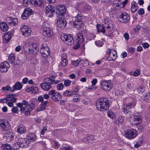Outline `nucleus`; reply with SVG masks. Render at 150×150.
Wrapping results in <instances>:
<instances>
[{
    "mask_svg": "<svg viewBox=\"0 0 150 150\" xmlns=\"http://www.w3.org/2000/svg\"><path fill=\"white\" fill-rule=\"evenodd\" d=\"M57 88L58 90H62L64 87V85L63 83H60L58 84L57 86Z\"/></svg>",
    "mask_w": 150,
    "mask_h": 150,
    "instance_id": "nucleus-57",
    "label": "nucleus"
},
{
    "mask_svg": "<svg viewBox=\"0 0 150 150\" xmlns=\"http://www.w3.org/2000/svg\"><path fill=\"white\" fill-rule=\"evenodd\" d=\"M119 18L120 19V21L122 23H127L130 19L129 15L126 12L122 13L119 16Z\"/></svg>",
    "mask_w": 150,
    "mask_h": 150,
    "instance_id": "nucleus-16",
    "label": "nucleus"
},
{
    "mask_svg": "<svg viewBox=\"0 0 150 150\" xmlns=\"http://www.w3.org/2000/svg\"><path fill=\"white\" fill-rule=\"evenodd\" d=\"M91 9V7L90 6L86 5L83 7V11L84 12L89 11Z\"/></svg>",
    "mask_w": 150,
    "mask_h": 150,
    "instance_id": "nucleus-50",
    "label": "nucleus"
},
{
    "mask_svg": "<svg viewBox=\"0 0 150 150\" xmlns=\"http://www.w3.org/2000/svg\"><path fill=\"white\" fill-rule=\"evenodd\" d=\"M0 126L6 130L10 128L8 121L5 120L0 119Z\"/></svg>",
    "mask_w": 150,
    "mask_h": 150,
    "instance_id": "nucleus-22",
    "label": "nucleus"
},
{
    "mask_svg": "<svg viewBox=\"0 0 150 150\" xmlns=\"http://www.w3.org/2000/svg\"><path fill=\"white\" fill-rule=\"evenodd\" d=\"M54 13V8L51 5H48L45 7L46 15L50 17H52Z\"/></svg>",
    "mask_w": 150,
    "mask_h": 150,
    "instance_id": "nucleus-13",
    "label": "nucleus"
},
{
    "mask_svg": "<svg viewBox=\"0 0 150 150\" xmlns=\"http://www.w3.org/2000/svg\"><path fill=\"white\" fill-rule=\"evenodd\" d=\"M11 111L13 113L15 114L18 113L19 110L17 107H14L12 108Z\"/></svg>",
    "mask_w": 150,
    "mask_h": 150,
    "instance_id": "nucleus-55",
    "label": "nucleus"
},
{
    "mask_svg": "<svg viewBox=\"0 0 150 150\" xmlns=\"http://www.w3.org/2000/svg\"><path fill=\"white\" fill-rule=\"evenodd\" d=\"M41 48L40 52L42 56L44 57H47L50 55L49 48L46 44H42L41 45Z\"/></svg>",
    "mask_w": 150,
    "mask_h": 150,
    "instance_id": "nucleus-10",
    "label": "nucleus"
},
{
    "mask_svg": "<svg viewBox=\"0 0 150 150\" xmlns=\"http://www.w3.org/2000/svg\"><path fill=\"white\" fill-rule=\"evenodd\" d=\"M39 91V90L37 87H32V92L33 93H37Z\"/></svg>",
    "mask_w": 150,
    "mask_h": 150,
    "instance_id": "nucleus-59",
    "label": "nucleus"
},
{
    "mask_svg": "<svg viewBox=\"0 0 150 150\" xmlns=\"http://www.w3.org/2000/svg\"><path fill=\"white\" fill-rule=\"evenodd\" d=\"M42 29L43 35L45 37H49L53 35L52 30H51L50 25L47 23H43Z\"/></svg>",
    "mask_w": 150,
    "mask_h": 150,
    "instance_id": "nucleus-5",
    "label": "nucleus"
},
{
    "mask_svg": "<svg viewBox=\"0 0 150 150\" xmlns=\"http://www.w3.org/2000/svg\"><path fill=\"white\" fill-rule=\"evenodd\" d=\"M17 131L20 134H23L26 131V128L24 125H21L17 128Z\"/></svg>",
    "mask_w": 150,
    "mask_h": 150,
    "instance_id": "nucleus-36",
    "label": "nucleus"
},
{
    "mask_svg": "<svg viewBox=\"0 0 150 150\" xmlns=\"http://www.w3.org/2000/svg\"><path fill=\"white\" fill-rule=\"evenodd\" d=\"M138 8L137 6V4L134 1H132L131 3V10L132 11L134 12H135Z\"/></svg>",
    "mask_w": 150,
    "mask_h": 150,
    "instance_id": "nucleus-38",
    "label": "nucleus"
},
{
    "mask_svg": "<svg viewBox=\"0 0 150 150\" xmlns=\"http://www.w3.org/2000/svg\"><path fill=\"white\" fill-rule=\"evenodd\" d=\"M79 91V89L78 88H74L72 91H71V93L72 94V96L73 95H75L76 96H78L79 94H77V93Z\"/></svg>",
    "mask_w": 150,
    "mask_h": 150,
    "instance_id": "nucleus-48",
    "label": "nucleus"
},
{
    "mask_svg": "<svg viewBox=\"0 0 150 150\" xmlns=\"http://www.w3.org/2000/svg\"><path fill=\"white\" fill-rule=\"evenodd\" d=\"M95 139V138L92 135H90L82 139L81 140V141L84 142H91V140L94 141Z\"/></svg>",
    "mask_w": 150,
    "mask_h": 150,
    "instance_id": "nucleus-34",
    "label": "nucleus"
},
{
    "mask_svg": "<svg viewBox=\"0 0 150 150\" xmlns=\"http://www.w3.org/2000/svg\"><path fill=\"white\" fill-rule=\"evenodd\" d=\"M63 94L64 96L67 97H70L73 96L71 91L68 90L64 91Z\"/></svg>",
    "mask_w": 150,
    "mask_h": 150,
    "instance_id": "nucleus-46",
    "label": "nucleus"
},
{
    "mask_svg": "<svg viewBox=\"0 0 150 150\" xmlns=\"http://www.w3.org/2000/svg\"><path fill=\"white\" fill-rule=\"evenodd\" d=\"M140 74V71L138 70H136L133 73V75L135 76H138Z\"/></svg>",
    "mask_w": 150,
    "mask_h": 150,
    "instance_id": "nucleus-63",
    "label": "nucleus"
},
{
    "mask_svg": "<svg viewBox=\"0 0 150 150\" xmlns=\"http://www.w3.org/2000/svg\"><path fill=\"white\" fill-rule=\"evenodd\" d=\"M142 122V117L139 115L134 116L133 123L135 125H139Z\"/></svg>",
    "mask_w": 150,
    "mask_h": 150,
    "instance_id": "nucleus-26",
    "label": "nucleus"
},
{
    "mask_svg": "<svg viewBox=\"0 0 150 150\" xmlns=\"http://www.w3.org/2000/svg\"><path fill=\"white\" fill-rule=\"evenodd\" d=\"M143 96L142 99L145 101L149 102H150V93H147Z\"/></svg>",
    "mask_w": 150,
    "mask_h": 150,
    "instance_id": "nucleus-40",
    "label": "nucleus"
},
{
    "mask_svg": "<svg viewBox=\"0 0 150 150\" xmlns=\"http://www.w3.org/2000/svg\"><path fill=\"white\" fill-rule=\"evenodd\" d=\"M138 13L139 15H143L144 14V11L142 8H140L138 11Z\"/></svg>",
    "mask_w": 150,
    "mask_h": 150,
    "instance_id": "nucleus-62",
    "label": "nucleus"
},
{
    "mask_svg": "<svg viewBox=\"0 0 150 150\" xmlns=\"http://www.w3.org/2000/svg\"><path fill=\"white\" fill-rule=\"evenodd\" d=\"M75 37L77 42L79 43H81L84 40L83 36L81 33H78L76 34Z\"/></svg>",
    "mask_w": 150,
    "mask_h": 150,
    "instance_id": "nucleus-33",
    "label": "nucleus"
},
{
    "mask_svg": "<svg viewBox=\"0 0 150 150\" xmlns=\"http://www.w3.org/2000/svg\"><path fill=\"white\" fill-rule=\"evenodd\" d=\"M43 3V0H34V3L36 6H41Z\"/></svg>",
    "mask_w": 150,
    "mask_h": 150,
    "instance_id": "nucleus-45",
    "label": "nucleus"
},
{
    "mask_svg": "<svg viewBox=\"0 0 150 150\" xmlns=\"http://www.w3.org/2000/svg\"><path fill=\"white\" fill-rule=\"evenodd\" d=\"M41 88L45 91H48L52 88V86L45 82L42 83L40 84Z\"/></svg>",
    "mask_w": 150,
    "mask_h": 150,
    "instance_id": "nucleus-28",
    "label": "nucleus"
},
{
    "mask_svg": "<svg viewBox=\"0 0 150 150\" xmlns=\"http://www.w3.org/2000/svg\"><path fill=\"white\" fill-rule=\"evenodd\" d=\"M113 7L116 10H119L122 7V4L118 2H114L113 5Z\"/></svg>",
    "mask_w": 150,
    "mask_h": 150,
    "instance_id": "nucleus-41",
    "label": "nucleus"
},
{
    "mask_svg": "<svg viewBox=\"0 0 150 150\" xmlns=\"http://www.w3.org/2000/svg\"><path fill=\"white\" fill-rule=\"evenodd\" d=\"M100 84L101 88L104 91H109L112 88V83L110 80L101 81Z\"/></svg>",
    "mask_w": 150,
    "mask_h": 150,
    "instance_id": "nucleus-3",
    "label": "nucleus"
},
{
    "mask_svg": "<svg viewBox=\"0 0 150 150\" xmlns=\"http://www.w3.org/2000/svg\"><path fill=\"white\" fill-rule=\"evenodd\" d=\"M60 150H73V149L71 147L69 146L61 148Z\"/></svg>",
    "mask_w": 150,
    "mask_h": 150,
    "instance_id": "nucleus-64",
    "label": "nucleus"
},
{
    "mask_svg": "<svg viewBox=\"0 0 150 150\" xmlns=\"http://www.w3.org/2000/svg\"><path fill=\"white\" fill-rule=\"evenodd\" d=\"M0 28L1 31L5 32L8 29V26L7 24L4 22L0 23Z\"/></svg>",
    "mask_w": 150,
    "mask_h": 150,
    "instance_id": "nucleus-37",
    "label": "nucleus"
},
{
    "mask_svg": "<svg viewBox=\"0 0 150 150\" xmlns=\"http://www.w3.org/2000/svg\"><path fill=\"white\" fill-rule=\"evenodd\" d=\"M95 43L96 45L98 47H101L103 44V42L102 41L100 40L95 42Z\"/></svg>",
    "mask_w": 150,
    "mask_h": 150,
    "instance_id": "nucleus-60",
    "label": "nucleus"
},
{
    "mask_svg": "<svg viewBox=\"0 0 150 150\" xmlns=\"http://www.w3.org/2000/svg\"><path fill=\"white\" fill-rule=\"evenodd\" d=\"M19 143H18V142L17 143H14L13 144V148L14 150H16L19 148L21 147Z\"/></svg>",
    "mask_w": 150,
    "mask_h": 150,
    "instance_id": "nucleus-53",
    "label": "nucleus"
},
{
    "mask_svg": "<svg viewBox=\"0 0 150 150\" xmlns=\"http://www.w3.org/2000/svg\"><path fill=\"white\" fill-rule=\"evenodd\" d=\"M56 14L57 17L63 16L66 13V8L63 5H60L57 6L56 7Z\"/></svg>",
    "mask_w": 150,
    "mask_h": 150,
    "instance_id": "nucleus-6",
    "label": "nucleus"
},
{
    "mask_svg": "<svg viewBox=\"0 0 150 150\" xmlns=\"http://www.w3.org/2000/svg\"><path fill=\"white\" fill-rule=\"evenodd\" d=\"M57 24L59 27L64 28L66 26L67 22L65 18L62 17H59L57 19Z\"/></svg>",
    "mask_w": 150,
    "mask_h": 150,
    "instance_id": "nucleus-15",
    "label": "nucleus"
},
{
    "mask_svg": "<svg viewBox=\"0 0 150 150\" xmlns=\"http://www.w3.org/2000/svg\"><path fill=\"white\" fill-rule=\"evenodd\" d=\"M54 144H53L54 147L56 149H58L60 146V145L58 144V142L54 140L53 141Z\"/></svg>",
    "mask_w": 150,
    "mask_h": 150,
    "instance_id": "nucleus-56",
    "label": "nucleus"
},
{
    "mask_svg": "<svg viewBox=\"0 0 150 150\" xmlns=\"http://www.w3.org/2000/svg\"><path fill=\"white\" fill-rule=\"evenodd\" d=\"M105 27L103 25H97L96 27L97 29L99 32H100L103 33H105Z\"/></svg>",
    "mask_w": 150,
    "mask_h": 150,
    "instance_id": "nucleus-42",
    "label": "nucleus"
},
{
    "mask_svg": "<svg viewBox=\"0 0 150 150\" xmlns=\"http://www.w3.org/2000/svg\"><path fill=\"white\" fill-rule=\"evenodd\" d=\"M18 142L21 147H23L27 146L29 143V141L26 138H20Z\"/></svg>",
    "mask_w": 150,
    "mask_h": 150,
    "instance_id": "nucleus-21",
    "label": "nucleus"
},
{
    "mask_svg": "<svg viewBox=\"0 0 150 150\" xmlns=\"http://www.w3.org/2000/svg\"><path fill=\"white\" fill-rule=\"evenodd\" d=\"M76 20L74 22V25L75 28L79 29L83 26V24L81 20V16L79 14L76 17Z\"/></svg>",
    "mask_w": 150,
    "mask_h": 150,
    "instance_id": "nucleus-11",
    "label": "nucleus"
},
{
    "mask_svg": "<svg viewBox=\"0 0 150 150\" xmlns=\"http://www.w3.org/2000/svg\"><path fill=\"white\" fill-rule=\"evenodd\" d=\"M96 107L98 110L102 111L107 110L109 108L108 100L106 98L98 99L96 101Z\"/></svg>",
    "mask_w": 150,
    "mask_h": 150,
    "instance_id": "nucleus-1",
    "label": "nucleus"
},
{
    "mask_svg": "<svg viewBox=\"0 0 150 150\" xmlns=\"http://www.w3.org/2000/svg\"><path fill=\"white\" fill-rule=\"evenodd\" d=\"M84 59L82 60L81 58H79L76 61H73L72 62V63L75 66H78L79 63L81 61H84Z\"/></svg>",
    "mask_w": 150,
    "mask_h": 150,
    "instance_id": "nucleus-44",
    "label": "nucleus"
},
{
    "mask_svg": "<svg viewBox=\"0 0 150 150\" xmlns=\"http://www.w3.org/2000/svg\"><path fill=\"white\" fill-rule=\"evenodd\" d=\"M26 138L28 141L29 140L31 142H33L36 139V136L34 133H30L28 134Z\"/></svg>",
    "mask_w": 150,
    "mask_h": 150,
    "instance_id": "nucleus-31",
    "label": "nucleus"
},
{
    "mask_svg": "<svg viewBox=\"0 0 150 150\" xmlns=\"http://www.w3.org/2000/svg\"><path fill=\"white\" fill-rule=\"evenodd\" d=\"M61 38L64 42L69 45H72L74 43V40L71 35H67L63 34L61 36Z\"/></svg>",
    "mask_w": 150,
    "mask_h": 150,
    "instance_id": "nucleus-7",
    "label": "nucleus"
},
{
    "mask_svg": "<svg viewBox=\"0 0 150 150\" xmlns=\"http://www.w3.org/2000/svg\"><path fill=\"white\" fill-rule=\"evenodd\" d=\"M33 11L29 8H25L23 13L22 14L21 17L23 19L25 20L28 18L29 16L33 14Z\"/></svg>",
    "mask_w": 150,
    "mask_h": 150,
    "instance_id": "nucleus-17",
    "label": "nucleus"
},
{
    "mask_svg": "<svg viewBox=\"0 0 150 150\" xmlns=\"http://www.w3.org/2000/svg\"><path fill=\"white\" fill-rule=\"evenodd\" d=\"M11 101L14 102H15L16 101V99L13 97V94H10L7 96L6 98L3 99H0V102L2 103H6L8 101Z\"/></svg>",
    "mask_w": 150,
    "mask_h": 150,
    "instance_id": "nucleus-19",
    "label": "nucleus"
},
{
    "mask_svg": "<svg viewBox=\"0 0 150 150\" xmlns=\"http://www.w3.org/2000/svg\"><path fill=\"white\" fill-rule=\"evenodd\" d=\"M22 35L27 37L30 35L31 30L30 27L24 24H22L20 28Z\"/></svg>",
    "mask_w": 150,
    "mask_h": 150,
    "instance_id": "nucleus-9",
    "label": "nucleus"
},
{
    "mask_svg": "<svg viewBox=\"0 0 150 150\" xmlns=\"http://www.w3.org/2000/svg\"><path fill=\"white\" fill-rule=\"evenodd\" d=\"M62 61L61 62V65L62 67H65L68 64V62L67 60H61Z\"/></svg>",
    "mask_w": 150,
    "mask_h": 150,
    "instance_id": "nucleus-54",
    "label": "nucleus"
},
{
    "mask_svg": "<svg viewBox=\"0 0 150 150\" xmlns=\"http://www.w3.org/2000/svg\"><path fill=\"white\" fill-rule=\"evenodd\" d=\"M9 64L7 62L1 63L0 65V71L1 72H6L9 68Z\"/></svg>",
    "mask_w": 150,
    "mask_h": 150,
    "instance_id": "nucleus-20",
    "label": "nucleus"
},
{
    "mask_svg": "<svg viewBox=\"0 0 150 150\" xmlns=\"http://www.w3.org/2000/svg\"><path fill=\"white\" fill-rule=\"evenodd\" d=\"M23 49L28 54H35L38 51L39 48L35 44H30L26 43L23 46Z\"/></svg>",
    "mask_w": 150,
    "mask_h": 150,
    "instance_id": "nucleus-2",
    "label": "nucleus"
},
{
    "mask_svg": "<svg viewBox=\"0 0 150 150\" xmlns=\"http://www.w3.org/2000/svg\"><path fill=\"white\" fill-rule=\"evenodd\" d=\"M14 136V134L10 132H8L6 134V138L8 141H10L12 140Z\"/></svg>",
    "mask_w": 150,
    "mask_h": 150,
    "instance_id": "nucleus-35",
    "label": "nucleus"
},
{
    "mask_svg": "<svg viewBox=\"0 0 150 150\" xmlns=\"http://www.w3.org/2000/svg\"><path fill=\"white\" fill-rule=\"evenodd\" d=\"M6 21L7 23L12 25H15L18 23V20L16 18L11 17H7Z\"/></svg>",
    "mask_w": 150,
    "mask_h": 150,
    "instance_id": "nucleus-25",
    "label": "nucleus"
},
{
    "mask_svg": "<svg viewBox=\"0 0 150 150\" xmlns=\"http://www.w3.org/2000/svg\"><path fill=\"white\" fill-rule=\"evenodd\" d=\"M8 59L9 62L14 65H19L21 63V61L18 58H16L13 54H11L9 55Z\"/></svg>",
    "mask_w": 150,
    "mask_h": 150,
    "instance_id": "nucleus-14",
    "label": "nucleus"
},
{
    "mask_svg": "<svg viewBox=\"0 0 150 150\" xmlns=\"http://www.w3.org/2000/svg\"><path fill=\"white\" fill-rule=\"evenodd\" d=\"M145 87L143 85H141L140 87L137 88L136 90L139 93H141L144 91Z\"/></svg>",
    "mask_w": 150,
    "mask_h": 150,
    "instance_id": "nucleus-43",
    "label": "nucleus"
},
{
    "mask_svg": "<svg viewBox=\"0 0 150 150\" xmlns=\"http://www.w3.org/2000/svg\"><path fill=\"white\" fill-rule=\"evenodd\" d=\"M135 105V104L134 103H128L126 105V108H123L122 111L124 112H125L126 114L128 113V112L129 111V109L132 108H133Z\"/></svg>",
    "mask_w": 150,
    "mask_h": 150,
    "instance_id": "nucleus-24",
    "label": "nucleus"
},
{
    "mask_svg": "<svg viewBox=\"0 0 150 150\" xmlns=\"http://www.w3.org/2000/svg\"><path fill=\"white\" fill-rule=\"evenodd\" d=\"M1 148L3 150H11V146L8 144H4L1 145Z\"/></svg>",
    "mask_w": 150,
    "mask_h": 150,
    "instance_id": "nucleus-39",
    "label": "nucleus"
},
{
    "mask_svg": "<svg viewBox=\"0 0 150 150\" xmlns=\"http://www.w3.org/2000/svg\"><path fill=\"white\" fill-rule=\"evenodd\" d=\"M22 87V84L19 82H17L12 87V92L15 91L21 90Z\"/></svg>",
    "mask_w": 150,
    "mask_h": 150,
    "instance_id": "nucleus-32",
    "label": "nucleus"
},
{
    "mask_svg": "<svg viewBox=\"0 0 150 150\" xmlns=\"http://www.w3.org/2000/svg\"><path fill=\"white\" fill-rule=\"evenodd\" d=\"M35 108V105L33 103H31L29 104L28 106H27L26 109H29L30 111H32Z\"/></svg>",
    "mask_w": 150,
    "mask_h": 150,
    "instance_id": "nucleus-47",
    "label": "nucleus"
},
{
    "mask_svg": "<svg viewBox=\"0 0 150 150\" xmlns=\"http://www.w3.org/2000/svg\"><path fill=\"white\" fill-rule=\"evenodd\" d=\"M56 92H56L54 90H51L48 92V94L49 96H53Z\"/></svg>",
    "mask_w": 150,
    "mask_h": 150,
    "instance_id": "nucleus-61",
    "label": "nucleus"
},
{
    "mask_svg": "<svg viewBox=\"0 0 150 150\" xmlns=\"http://www.w3.org/2000/svg\"><path fill=\"white\" fill-rule=\"evenodd\" d=\"M138 135L137 130L134 129H130L125 131L124 136L129 139H133Z\"/></svg>",
    "mask_w": 150,
    "mask_h": 150,
    "instance_id": "nucleus-4",
    "label": "nucleus"
},
{
    "mask_svg": "<svg viewBox=\"0 0 150 150\" xmlns=\"http://www.w3.org/2000/svg\"><path fill=\"white\" fill-rule=\"evenodd\" d=\"M102 24L108 30H111L113 28V24L112 21L108 18H105L102 20Z\"/></svg>",
    "mask_w": 150,
    "mask_h": 150,
    "instance_id": "nucleus-12",
    "label": "nucleus"
},
{
    "mask_svg": "<svg viewBox=\"0 0 150 150\" xmlns=\"http://www.w3.org/2000/svg\"><path fill=\"white\" fill-rule=\"evenodd\" d=\"M12 37V35L11 32H8L4 37L3 41L5 43H7L11 39Z\"/></svg>",
    "mask_w": 150,
    "mask_h": 150,
    "instance_id": "nucleus-29",
    "label": "nucleus"
},
{
    "mask_svg": "<svg viewBox=\"0 0 150 150\" xmlns=\"http://www.w3.org/2000/svg\"><path fill=\"white\" fill-rule=\"evenodd\" d=\"M56 76L53 75H50L49 77L45 78L44 79V82L48 83L51 86L53 84H56L59 83V81L58 80H56Z\"/></svg>",
    "mask_w": 150,
    "mask_h": 150,
    "instance_id": "nucleus-8",
    "label": "nucleus"
},
{
    "mask_svg": "<svg viewBox=\"0 0 150 150\" xmlns=\"http://www.w3.org/2000/svg\"><path fill=\"white\" fill-rule=\"evenodd\" d=\"M117 57V52L115 50H114L111 54H110V55H109L106 59L109 61H115L116 60Z\"/></svg>",
    "mask_w": 150,
    "mask_h": 150,
    "instance_id": "nucleus-23",
    "label": "nucleus"
},
{
    "mask_svg": "<svg viewBox=\"0 0 150 150\" xmlns=\"http://www.w3.org/2000/svg\"><path fill=\"white\" fill-rule=\"evenodd\" d=\"M51 98L54 101L58 102L61 100V96L59 93L57 92L54 96H51Z\"/></svg>",
    "mask_w": 150,
    "mask_h": 150,
    "instance_id": "nucleus-30",
    "label": "nucleus"
},
{
    "mask_svg": "<svg viewBox=\"0 0 150 150\" xmlns=\"http://www.w3.org/2000/svg\"><path fill=\"white\" fill-rule=\"evenodd\" d=\"M48 103L47 101H45L41 103L38 107L37 109V111L38 112L44 110Z\"/></svg>",
    "mask_w": 150,
    "mask_h": 150,
    "instance_id": "nucleus-27",
    "label": "nucleus"
},
{
    "mask_svg": "<svg viewBox=\"0 0 150 150\" xmlns=\"http://www.w3.org/2000/svg\"><path fill=\"white\" fill-rule=\"evenodd\" d=\"M28 102L24 100L22 103H18L17 106L20 108V111L21 113H23L24 111L26 110L27 106H28Z\"/></svg>",
    "mask_w": 150,
    "mask_h": 150,
    "instance_id": "nucleus-18",
    "label": "nucleus"
},
{
    "mask_svg": "<svg viewBox=\"0 0 150 150\" xmlns=\"http://www.w3.org/2000/svg\"><path fill=\"white\" fill-rule=\"evenodd\" d=\"M108 116L110 118H113L115 116V113L109 110L107 112Z\"/></svg>",
    "mask_w": 150,
    "mask_h": 150,
    "instance_id": "nucleus-49",
    "label": "nucleus"
},
{
    "mask_svg": "<svg viewBox=\"0 0 150 150\" xmlns=\"http://www.w3.org/2000/svg\"><path fill=\"white\" fill-rule=\"evenodd\" d=\"M12 88H11L10 86L8 85L5 87H3L2 88V91H11L12 92Z\"/></svg>",
    "mask_w": 150,
    "mask_h": 150,
    "instance_id": "nucleus-52",
    "label": "nucleus"
},
{
    "mask_svg": "<svg viewBox=\"0 0 150 150\" xmlns=\"http://www.w3.org/2000/svg\"><path fill=\"white\" fill-rule=\"evenodd\" d=\"M71 83V81L69 80H65L64 81V85L66 86H69Z\"/></svg>",
    "mask_w": 150,
    "mask_h": 150,
    "instance_id": "nucleus-58",
    "label": "nucleus"
},
{
    "mask_svg": "<svg viewBox=\"0 0 150 150\" xmlns=\"http://www.w3.org/2000/svg\"><path fill=\"white\" fill-rule=\"evenodd\" d=\"M31 0H23V4L25 6H27L31 3Z\"/></svg>",
    "mask_w": 150,
    "mask_h": 150,
    "instance_id": "nucleus-51",
    "label": "nucleus"
}]
</instances>
